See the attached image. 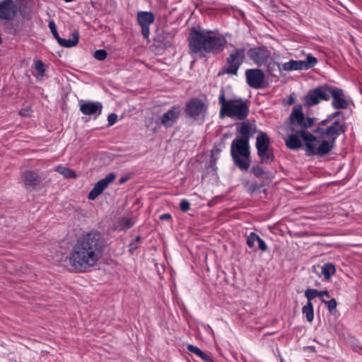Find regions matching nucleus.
<instances>
[{
    "label": "nucleus",
    "mask_w": 362,
    "mask_h": 362,
    "mask_svg": "<svg viewBox=\"0 0 362 362\" xmlns=\"http://www.w3.org/2000/svg\"><path fill=\"white\" fill-rule=\"evenodd\" d=\"M339 114L335 112L329 115L317 124L311 134L307 129L313 125L314 119L305 117L300 105H295L289 117L291 134L285 140L286 147L291 150L298 149L302 147L303 141L308 155H327L334 148L337 137L346 130L344 124L339 120L334 121Z\"/></svg>",
    "instance_id": "nucleus-1"
},
{
    "label": "nucleus",
    "mask_w": 362,
    "mask_h": 362,
    "mask_svg": "<svg viewBox=\"0 0 362 362\" xmlns=\"http://www.w3.org/2000/svg\"><path fill=\"white\" fill-rule=\"evenodd\" d=\"M105 246V239L100 232L91 230L82 234L67 256L69 264L78 272L89 271L102 257Z\"/></svg>",
    "instance_id": "nucleus-2"
},
{
    "label": "nucleus",
    "mask_w": 362,
    "mask_h": 362,
    "mask_svg": "<svg viewBox=\"0 0 362 362\" xmlns=\"http://www.w3.org/2000/svg\"><path fill=\"white\" fill-rule=\"evenodd\" d=\"M189 47L194 54H218L227 43L226 39L214 31L205 29H192L189 37Z\"/></svg>",
    "instance_id": "nucleus-3"
},
{
    "label": "nucleus",
    "mask_w": 362,
    "mask_h": 362,
    "mask_svg": "<svg viewBox=\"0 0 362 362\" xmlns=\"http://www.w3.org/2000/svg\"><path fill=\"white\" fill-rule=\"evenodd\" d=\"M218 101L221 105L219 112L221 118L228 117L235 119L243 120L249 115L250 110L247 100H244L241 98L227 100L223 89L221 90Z\"/></svg>",
    "instance_id": "nucleus-4"
},
{
    "label": "nucleus",
    "mask_w": 362,
    "mask_h": 362,
    "mask_svg": "<svg viewBox=\"0 0 362 362\" xmlns=\"http://www.w3.org/2000/svg\"><path fill=\"white\" fill-rule=\"evenodd\" d=\"M247 54L250 60L258 67H265L269 74L274 76L276 71H281L280 64L275 62V58L268 47H255L248 49Z\"/></svg>",
    "instance_id": "nucleus-5"
},
{
    "label": "nucleus",
    "mask_w": 362,
    "mask_h": 362,
    "mask_svg": "<svg viewBox=\"0 0 362 362\" xmlns=\"http://www.w3.org/2000/svg\"><path fill=\"white\" fill-rule=\"evenodd\" d=\"M230 154L234 163L241 170H247L250 165L249 141L236 137L231 143Z\"/></svg>",
    "instance_id": "nucleus-6"
},
{
    "label": "nucleus",
    "mask_w": 362,
    "mask_h": 362,
    "mask_svg": "<svg viewBox=\"0 0 362 362\" xmlns=\"http://www.w3.org/2000/svg\"><path fill=\"white\" fill-rule=\"evenodd\" d=\"M245 53L246 50L244 47H238L233 49L226 58L225 66L218 75L229 74L236 76L239 68L245 59Z\"/></svg>",
    "instance_id": "nucleus-7"
},
{
    "label": "nucleus",
    "mask_w": 362,
    "mask_h": 362,
    "mask_svg": "<svg viewBox=\"0 0 362 362\" xmlns=\"http://www.w3.org/2000/svg\"><path fill=\"white\" fill-rule=\"evenodd\" d=\"M328 100L332 98V105L336 110L346 109L349 105V101L341 88L327 86Z\"/></svg>",
    "instance_id": "nucleus-8"
},
{
    "label": "nucleus",
    "mask_w": 362,
    "mask_h": 362,
    "mask_svg": "<svg viewBox=\"0 0 362 362\" xmlns=\"http://www.w3.org/2000/svg\"><path fill=\"white\" fill-rule=\"evenodd\" d=\"M327 93V86H320L310 90L304 98L305 104L310 107L318 104L321 100L328 101Z\"/></svg>",
    "instance_id": "nucleus-9"
},
{
    "label": "nucleus",
    "mask_w": 362,
    "mask_h": 362,
    "mask_svg": "<svg viewBox=\"0 0 362 362\" xmlns=\"http://www.w3.org/2000/svg\"><path fill=\"white\" fill-rule=\"evenodd\" d=\"M245 78L249 86L259 89L263 87L265 74L260 69H250L245 71Z\"/></svg>",
    "instance_id": "nucleus-10"
},
{
    "label": "nucleus",
    "mask_w": 362,
    "mask_h": 362,
    "mask_svg": "<svg viewBox=\"0 0 362 362\" xmlns=\"http://www.w3.org/2000/svg\"><path fill=\"white\" fill-rule=\"evenodd\" d=\"M206 109V105L202 100L193 98L187 103L185 112L189 117L197 119L204 116Z\"/></svg>",
    "instance_id": "nucleus-11"
},
{
    "label": "nucleus",
    "mask_w": 362,
    "mask_h": 362,
    "mask_svg": "<svg viewBox=\"0 0 362 362\" xmlns=\"http://www.w3.org/2000/svg\"><path fill=\"white\" fill-rule=\"evenodd\" d=\"M115 179V175L114 173H110L105 178L99 180L95 184L93 188L89 192L88 198L90 200L95 199Z\"/></svg>",
    "instance_id": "nucleus-12"
},
{
    "label": "nucleus",
    "mask_w": 362,
    "mask_h": 362,
    "mask_svg": "<svg viewBox=\"0 0 362 362\" xmlns=\"http://www.w3.org/2000/svg\"><path fill=\"white\" fill-rule=\"evenodd\" d=\"M18 6L13 0H3L0 1V18L11 20L17 14Z\"/></svg>",
    "instance_id": "nucleus-13"
},
{
    "label": "nucleus",
    "mask_w": 362,
    "mask_h": 362,
    "mask_svg": "<svg viewBox=\"0 0 362 362\" xmlns=\"http://www.w3.org/2000/svg\"><path fill=\"white\" fill-rule=\"evenodd\" d=\"M80 111L85 115H99L103 109V105L99 102L81 100Z\"/></svg>",
    "instance_id": "nucleus-14"
},
{
    "label": "nucleus",
    "mask_w": 362,
    "mask_h": 362,
    "mask_svg": "<svg viewBox=\"0 0 362 362\" xmlns=\"http://www.w3.org/2000/svg\"><path fill=\"white\" fill-rule=\"evenodd\" d=\"M21 180L27 189H34L41 182L40 176L35 171L27 170L22 173Z\"/></svg>",
    "instance_id": "nucleus-15"
},
{
    "label": "nucleus",
    "mask_w": 362,
    "mask_h": 362,
    "mask_svg": "<svg viewBox=\"0 0 362 362\" xmlns=\"http://www.w3.org/2000/svg\"><path fill=\"white\" fill-rule=\"evenodd\" d=\"M180 115L178 107L173 106L166 112L160 118V123L165 127H172L177 120Z\"/></svg>",
    "instance_id": "nucleus-16"
},
{
    "label": "nucleus",
    "mask_w": 362,
    "mask_h": 362,
    "mask_svg": "<svg viewBox=\"0 0 362 362\" xmlns=\"http://www.w3.org/2000/svg\"><path fill=\"white\" fill-rule=\"evenodd\" d=\"M154 15L151 12L140 11L137 14V20L140 26H149L154 21Z\"/></svg>",
    "instance_id": "nucleus-17"
},
{
    "label": "nucleus",
    "mask_w": 362,
    "mask_h": 362,
    "mask_svg": "<svg viewBox=\"0 0 362 362\" xmlns=\"http://www.w3.org/2000/svg\"><path fill=\"white\" fill-rule=\"evenodd\" d=\"M238 132L241 136L240 139L249 141L250 137L252 134V127L249 122H243L238 128Z\"/></svg>",
    "instance_id": "nucleus-18"
},
{
    "label": "nucleus",
    "mask_w": 362,
    "mask_h": 362,
    "mask_svg": "<svg viewBox=\"0 0 362 362\" xmlns=\"http://www.w3.org/2000/svg\"><path fill=\"white\" fill-rule=\"evenodd\" d=\"M257 154L261 158V163H270L274 159L272 148L259 149L257 151Z\"/></svg>",
    "instance_id": "nucleus-19"
},
{
    "label": "nucleus",
    "mask_w": 362,
    "mask_h": 362,
    "mask_svg": "<svg viewBox=\"0 0 362 362\" xmlns=\"http://www.w3.org/2000/svg\"><path fill=\"white\" fill-rule=\"evenodd\" d=\"M79 40V33L78 31L75 30L71 33V39H63L60 38L58 43L64 47H72L76 46Z\"/></svg>",
    "instance_id": "nucleus-20"
},
{
    "label": "nucleus",
    "mask_w": 362,
    "mask_h": 362,
    "mask_svg": "<svg viewBox=\"0 0 362 362\" xmlns=\"http://www.w3.org/2000/svg\"><path fill=\"white\" fill-rule=\"evenodd\" d=\"M256 148L258 150L270 147V140L266 133L260 132L257 137Z\"/></svg>",
    "instance_id": "nucleus-21"
},
{
    "label": "nucleus",
    "mask_w": 362,
    "mask_h": 362,
    "mask_svg": "<svg viewBox=\"0 0 362 362\" xmlns=\"http://www.w3.org/2000/svg\"><path fill=\"white\" fill-rule=\"evenodd\" d=\"M304 68L302 60H290L282 65L283 70L286 71L304 70Z\"/></svg>",
    "instance_id": "nucleus-22"
},
{
    "label": "nucleus",
    "mask_w": 362,
    "mask_h": 362,
    "mask_svg": "<svg viewBox=\"0 0 362 362\" xmlns=\"http://www.w3.org/2000/svg\"><path fill=\"white\" fill-rule=\"evenodd\" d=\"M302 313L305 315L307 320L312 322L314 319L313 305L311 302H308L303 307Z\"/></svg>",
    "instance_id": "nucleus-23"
},
{
    "label": "nucleus",
    "mask_w": 362,
    "mask_h": 362,
    "mask_svg": "<svg viewBox=\"0 0 362 362\" xmlns=\"http://www.w3.org/2000/svg\"><path fill=\"white\" fill-rule=\"evenodd\" d=\"M336 272L335 267L332 263L325 264L322 267V274L325 279H329Z\"/></svg>",
    "instance_id": "nucleus-24"
},
{
    "label": "nucleus",
    "mask_w": 362,
    "mask_h": 362,
    "mask_svg": "<svg viewBox=\"0 0 362 362\" xmlns=\"http://www.w3.org/2000/svg\"><path fill=\"white\" fill-rule=\"evenodd\" d=\"M56 171L62 175L66 178H76V173L70 168L59 165L56 168Z\"/></svg>",
    "instance_id": "nucleus-25"
},
{
    "label": "nucleus",
    "mask_w": 362,
    "mask_h": 362,
    "mask_svg": "<svg viewBox=\"0 0 362 362\" xmlns=\"http://www.w3.org/2000/svg\"><path fill=\"white\" fill-rule=\"evenodd\" d=\"M302 61L303 65V66H305L304 70H307L308 69L313 67L317 63V59L310 54L306 56L305 60Z\"/></svg>",
    "instance_id": "nucleus-26"
},
{
    "label": "nucleus",
    "mask_w": 362,
    "mask_h": 362,
    "mask_svg": "<svg viewBox=\"0 0 362 362\" xmlns=\"http://www.w3.org/2000/svg\"><path fill=\"white\" fill-rule=\"evenodd\" d=\"M259 240V235L255 233H250V235L247 238V245L250 248H253L255 245V243Z\"/></svg>",
    "instance_id": "nucleus-27"
},
{
    "label": "nucleus",
    "mask_w": 362,
    "mask_h": 362,
    "mask_svg": "<svg viewBox=\"0 0 362 362\" xmlns=\"http://www.w3.org/2000/svg\"><path fill=\"white\" fill-rule=\"evenodd\" d=\"M319 291L316 289L309 288L305 292V296L308 299V302H311L313 299L316 297H319Z\"/></svg>",
    "instance_id": "nucleus-28"
},
{
    "label": "nucleus",
    "mask_w": 362,
    "mask_h": 362,
    "mask_svg": "<svg viewBox=\"0 0 362 362\" xmlns=\"http://www.w3.org/2000/svg\"><path fill=\"white\" fill-rule=\"evenodd\" d=\"M35 69L37 72V76H41V77L44 76V75L45 74V65L42 62V61L39 60L35 62Z\"/></svg>",
    "instance_id": "nucleus-29"
},
{
    "label": "nucleus",
    "mask_w": 362,
    "mask_h": 362,
    "mask_svg": "<svg viewBox=\"0 0 362 362\" xmlns=\"http://www.w3.org/2000/svg\"><path fill=\"white\" fill-rule=\"evenodd\" d=\"M49 28L50 29V31L52 34L53 35L54 37L57 40V42L59 41V39L61 38L58 34V32L57 30V27L53 21H50L49 22Z\"/></svg>",
    "instance_id": "nucleus-30"
},
{
    "label": "nucleus",
    "mask_w": 362,
    "mask_h": 362,
    "mask_svg": "<svg viewBox=\"0 0 362 362\" xmlns=\"http://www.w3.org/2000/svg\"><path fill=\"white\" fill-rule=\"evenodd\" d=\"M322 302L325 303L327 306V308L330 313H332L336 310L337 308V301L335 299L332 298L329 301H326L324 299H322Z\"/></svg>",
    "instance_id": "nucleus-31"
},
{
    "label": "nucleus",
    "mask_w": 362,
    "mask_h": 362,
    "mask_svg": "<svg viewBox=\"0 0 362 362\" xmlns=\"http://www.w3.org/2000/svg\"><path fill=\"white\" fill-rule=\"evenodd\" d=\"M93 56L96 59L103 61L107 57V53L105 49H98L94 52Z\"/></svg>",
    "instance_id": "nucleus-32"
},
{
    "label": "nucleus",
    "mask_w": 362,
    "mask_h": 362,
    "mask_svg": "<svg viewBox=\"0 0 362 362\" xmlns=\"http://www.w3.org/2000/svg\"><path fill=\"white\" fill-rule=\"evenodd\" d=\"M187 350L189 351H190L191 353H193V354H196L199 357H200V356L203 353V351L199 348H198V347H197V346H195L194 345H192V344H189L187 346Z\"/></svg>",
    "instance_id": "nucleus-33"
},
{
    "label": "nucleus",
    "mask_w": 362,
    "mask_h": 362,
    "mask_svg": "<svg viewBox=\"0 0 362 362\" xmlns=\"http://www.w3.org/2000/svg\"><path fill=\"white\" fill-rule=\"evenodd\" d=\"M252 172L257 177H260L264 175L263 169L258 165L252 167Z\"/></svg>",
    "instance_id": "nucleus-34"
},
{
    "label": "nucleus",
    "mask_w": 362,
    "mask_h": 362,
    "mask_svg": "<svg viewBox=\"0 0 362 362\" xmlns=\"http://www.w3.org/2000/svg\"><path fill=\"white\" fill-rule=\"evenodd\" d=\"M189 202L186 199H182L180 204V209L184 212L189 209Z\"/></svg>",
    "instance_id": "nucleus-35"
},
{
    "label": "nucleus",
    "mask_w": 362,
    "mask_h": 362,
    "mask_svg": "<svg viewBox=\"0 0 362 362\" xmlns=\"http://www.w3.org/2000/svg\"><path fill=\"white\" fill-rule=\"evenodd\" d=\"M117 115L116 114L112 113L109 115L107 118L109 126L113 125L117 122Z\"/></svg>",
    "instance_id": "nucleus-36"
},
{
    "label": "nucleus",
    "mask_w": 362,
    "mask_h": 362,
    "mask_svg": "<svg viewBox=\"0 0 362 362\" xmlns=\"http://www.w3.org/2000/svg\"><path fill=\"white\" fill-rule=\"evenodd\" d=\"M122 228L128 229L133 226V223L129 218L123 219L122 221Z\"/></svg>",
    "instance_id": "nucleus-37"
},
{
    "label": "nucleus",
    "mask_w": 362,
    "mask_h": 362,
    "mask_svg": "<svg viewBox=\"0 0 362 362\" xmlns=\"http://www.w3.org/2000/svg\"><path fill=\"white\" fill-rule=\"evenodd\" d=\"M257 243H258L259 248L262 252H264V251H266L267 250V246L266 243L259 237V240H257Z\"/></svg>",
    "instance_id": "nucleus-38"
},
{
    "label": "nucleus",
    "mask_w": 362,
    "mask_h": 362,
    "mask_svg": "<svg viewBox=\"0 0 362 362\" xmlns=\"http://www.w3.org/2000/svg\"><path fill=\"white\" fill-rule=\"evenodd\" d=\"M200 358L205 362H214L211 357L209 355L204 353V351L202 354L200 356Z\"/></svg>",
    "instance_id": "nucleus-39"
},
{
    "label": "nucleus",
    "mask_w": 362,
    "mask_h": 362,
    "mask_svg": "<svg viewBox=\"0 0 362 362\" xmlns=\"http://www.w3.org/2000/svg\"><path fill=\"white\" fill-rule=\"evenodd\" d=\"M141 33L145 38H147L149 35V26H141Z\"/></svg>",
    "instance_id": "nucleus-40"
},
{
    "label": "nucleus",
    "mask_w": 362,
    "mask_h": 362,
    "mask_svg": "<svg viewBox=\"0 0 362 362\" xmlns=\"http://www.w3.org/2000/svg\"><path fill=\"white\" fill-rule=\"evenodd\" d=\"M172 216L170 214H164L160 216V220H170Z\"/></svg>",
    "instance_id": "nucleus-41"
},
{
    "label": "nucleus",
    "mask_w": 362,
    "mask_h": 362,
    "mask_svg": "<svg viewBox=\"0 0 362 362\" xmlns=\"http://www.w3.org/2000/svg\"><path fill=\"white\" fill-rule=\"evenodd\" d=\"M320 294H319V297H321V296H326L327 297H329V293L328 291H319Z\"/></svg>",
    "instance_id": "nucleus-42"
},
{
    "label": "nucleus",
    "mask_w": 362,
    "mask_h": 362,
    "mask_svg": "<svg viewBox=\"0 0 362 362\" xmlns=\"http://www.w3.org/2000/svg\"><path fill=\"white\" fill-rule=\"evenodd\" d=\"M257 186L256 185H250L249 187H248V189L250 192H253L256 189H257Z\"/></svg>",
    "instance_id": "nucleus-43"
},
{
    "label": "nucleus",
    "mask_w": 362,
    "mask_h": 362,
    "mask_svg": "<svg viewBox=\"0 0 362 362\" xmlns=\"http://www.w3.org/2000/svg\"><path fill=\"white\" fill-rule=\"evenodd\" d=\"M21 114L23 116H28L29 115V110H24L21 111Z\"/></svg>",
    "instance_id": "nucleus-44"
},
{
    "label": "nucleus",
    "mask_w": 362,
    "mask_h": 362,
    "mask_svg": "<svg viewBox=\"0 0 362 362\" xmlns=\"http://www.w3.org/2000/svg\"><path fill=\"white\" fill-rule=\"evenodd\" d=\"M137 246L134 245V244L130 245V251L136 249Z\"/></svg>",
    "instance_id": "nucleus-45"
},
{
    "label": "nucleus",
    "mask_w": 362,
    "mask_h": 362,
    "mask_svg": "<svg viewBox=\"0 0 362 362\" xmlns=\"http://www.w3.org/2000/svg\"><path fill=\"white\" fill-rule=\"evenodd\" d=\"M127 180V177H122L119 180L120 183H124Z\"/></svg>",
    "instance_id": "nucleus-46"
},
{
    "label": "nucleus",
    "mask_w": 362,
    "mask_h": 362,
    "mask_svg": "<svg viewBox=\"0 0 362 362\" xmlns=\"http://www.w3.org/2000/svg\"><path fill=\"white\" fill-rule=\"evenodd\" d=\"M140 240H141L140 236H137V237L136 238V242H139V241H140Z\"/></svg>",
    "instance_id": "nucleus-47"
}]
</instances>
